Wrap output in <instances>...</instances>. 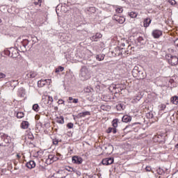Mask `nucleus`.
Wrapping results in <instances>:
<instances>
[{
	"label": "nucleus",
	"instance_id": "1",
	"mask_svg": "<svg viewBox=\"0 0 178 178\" xmlns=\"http://www.w3.org/2000/svg\"><path fill=\"white\" fill-rule=\"evenodd\" d=\"M167 60L169 65L171 66H176L178 64V58L176 56H172L171 54H168L167 56Z\"/></svg>",
	"mask_w": 178,
	"mask_h": 178
},
{
	"label": "nucleus",
	"instance_id": "2",
	"mask_svg": "<svg viewBox=\"0 0 178 178\" xmlns=\"http://www.w3.org/2000/svg\"><path fill=\"white\" fill-rule=\"evenodd\" d=\"M80 76L82 80H88V79L91 78V74H90V71L87 69H82L81 70Z\"/></svg>",
	"mask_w": 178,
	"mask_h": 178
},
{
	"label": "nucleus",
	"instance_id": "3",
	"mask_svg": "<svg viewBox=\"0 0 178 178\" xmlns=\"http://www.w3.org/2000/svg\"><path fill=\"white\" fill-rule=\"evenodd\" d=\"M9 143H10V140L8 136L0 134V147H6Z\"/></svg>",
	"mask_w": 178,
	"mask_h": 178
},
{
	"label": "nucleus",
	"instance_id": "4",
	"mask_svg": "<svg viewBox=\"0 0 178 178\" xmlns=\"http://www.w3.org/2000/svg\"><path fill=\"white\" fill-rule=\"evenodd\" d=\"M72 162L75 165H81L83 163V158L79 156H74L72 157Z\"/></svg>",
	"mask_w": 178,
	"mask_h": 178
},
{
	"label": "nucleus",
	"instance_id": "5",
	"mask_svg": "<svg viewBox=\"0 0 178 178\" xmlns=\"http://www.w3.org/2000/svg\"><path fill=\"white\" fill-rule=\"evenodd\" d=\"M113 19L115 20V22H118L120 24H123L126 22V18L123 16H119L117 15H113Z\"/></svg>",
	"mask_w": 178,
	"mask_h": 178
},
{
	"label": "nucleus",
	"instance_id": "6",
	"mask_svg": "<svg viewBox=\"0 0 178 178\" xmlns=\"http://www.w3.org/2000/svg\"><path fill=\"white\" fill-rule=\"evenodd\" d=\"M6 54H8L9 56H11L12 58H16L17 55H19L17 49L15 48H11L10 51H6Z\"/></svg>",
	"mask_w": 178,
	"mask_h": 178
},
{
	"label": "nucleus",
	"instance_id": "7",
	"mask_svg": "<svg viewBox=\"0 0 178 178\" xmlns=\"http://www.w3.org/2000/svg\"><path fill=\"white\" fill-rule=\"evenodd\" d=\"M154 140L159 144H165V137L162 135H156L154 137Z\"/></svg>",
	"mask_w": 178,
	"mask_h": 178
},
{
	"label": "nucleus",
	"instance_id": "8",
	"mask_svg": "<svg viewBox=\"0 0 178 178\" xmlns=\"http://www.w3.org/2000/svg\"><path fill=\"white\" fill-rule=\"evenodd\" d=\"M162 31L159 29H155L152 33V35L154 37V38H159L160 37H162Z\"/></svg>",
	"mask_w": 178,
	"mask_h": 178
},
{
	"label": "nucleus",
	"instance_id": "9",
	"mask_svg": "<svg viewBox=\"0 0 178 178\" xmlns=\"http://www.w3.org/2000/svg\"><path fill=\"white\" fill-rule=\"evenodd\" d=\"M143 98V95H141V93L140 92H138L136 95L132 98V104H137L140 99Z\"/></svg>",
	"mask_w": 178,
	"mask_h": 178
},
{
	"label": "nucleus",
	"instance_id": "10",
	"mask_svg": "<svg viewBox=\"0 0 178 178\" xmlns=\"http://www.w3.org/2000/svg\"><path fill=\"white\" fill-rule=\"evenodd\" d=\"M113 158H106L104 159L102 161V165L108 166V165H112L113 163Z\"/></svg>",
	"mask_w": 178,
	"mask_h": 178
},
{
	"label": "nucleus",
	"instance_id": "11",
	"mask_svg": "<svg viewBox=\"0 0 178 178\" xmlns=\"http://www.w3.org/2000/svg\"><path fill=\"white\" fill-rule=\"evenodd\" d=\"M47 83H51V79H45V80L41 79L38 82V87H44V86H45Z\"/></svg>",
	"mask_w": 178,
	"mask_h": 178
},
{
	"label": "nucleus",
	"instance_id": "12",
	"mask_svg": "<svg viewBox=\"0 0 178 178\" xmlns=\"http://www.w3.org/2000/svg\"><path fill=\"white\" fill-rule=\"evenodd\" d=\"M29 126H30V123H29L28 121H22L20 124V127L23 130H26V129H29Z\"/></svg>",
	"mask_w": 178,
	"mask_h": 178
},
{
	"label": "nucleus",
	"instance_id": "13",
	"mask_svg": "<svg viewBox=\"0 0 178 178\" xmlns=\"http://www.w3.org/2000/svg\"><path fill=\"white\" fill-rule=\"evenodd\" d=\"M26 166L28 169H34L35 168V161H30L26 163Z\"/></svg>",
	"mask_w": 178,
	"mask_h": 178
},
{
	"label": "nucleus",
	"instance_id": "14",
	"mask_svg": "<svg viewBox=\"0 0 178 178\" xmlns=\"http://www.w3.org/2000/svg\"><path fill=\"white\" fill-rule=\"evenodd\" d=\"M91 115V113L90 111H85L82 113H79L77 115L78 118H86V116H90Z\"/></svg>",
	"mask_w": 178,
	"mask_h": 178
},
{
	"label": "nucleus",
	"instance_id": "15",
	"mask_svg": "<svg viewBox=\"0 0 178 178\" xmlns=\"http://www.w3.org/2000/svg\"><path fill=\"white\" fill-rule=\"evenodd\" d=\"M18 97H20L21 98H24V96L26 95V90L21 88L18 90L17 93Z\"/></svg>",
	"mask_w": 178,
	"mask_h": 178
},
{
	"label": "nucleus",
	"instance_id": "16",
	"mask_svg": "<svg viewBox=\"0 0 178 178\" xmlns=\"http://www.w3.org/2000/svg\"><path fill=\"white\" fill-rule=\"evenodd\" d=\"M15 116L17 118V119H23V118H24L25 114L24 112H22V111H15Z\"/></svg>",
	"mask_w": 178,
	"mask_h": 178
},
{
	"label": "nucleus",
	"instance_id": "17",
	"mask_svg": "<svg viewBox=\"0 0 178 178\" xmlns=\"http://www.w3.org/2000/svg\"><path fill=\"white\" fill-rule=\"evenodd\" d=\"M122 120L124 123H129V122H131V116L125 115L122 117Z\"/></svg>",
	"mask_w": 178,
	"mask_h": 178
},
{
	"label": "nucleus",
	"instance_id": "18",
	"mask_svg": "<svg viewBox=\"0 0 178 178\" xmlns=\"http://www.w3.org/2000/svg\"><path fill=\"white\" fill-rule=\"evenodd\" d=\"M106 132L109 134L111 133H113V134H116V133H118V130L116 129V128H112V127H108Z\"/></svg>",
	"mask_w": 178,
	"mask_h": 178
},
{
	"label": "nucleus",
	"instance_id": "19",
	"mask_svg": "<svg viewBox=\"0 0 178 178\" xmlns=\"http://www.w3.org/2000/svg\"><path fill=\"white\" fill-rule=\"evenodd\" d=\"M102 38V34L97 33L92 37L93 41H98V39Z\"/></svg>",
	"mask_w": 178,
	"mask_h": 178
},
{
	"label": "nucleus",
	"instance_id": "20",
	"mask_svg": "<svg viewBox=\"0 0 178 178\" xmlns=\"http://www.w3.org/2000/svg\"><path fill=\"white\" fill-rule=\"evenodd\" d=\"M129 16L131 19H136L138 16V13L134 12V11L129 12Z\"/></svg>",
	"mask_w": 178,
	"mask_h": 178
},
{
	"label": "nucleus",
	"instance_id": "21",
	"mask_svg": "<svg viewBox=\"0 0 178 178\" xmlns=\"http://www.w3.org/2000/svg\"><path fill=\"white\" fill-rule=\"evenodd\" d=\"M149 24H151V19L146 18L143 22L144 27H149Z\"/></svg>",
	"mask_w": 178,
	"mask_h": 178
},
{
	"label": "nucleus",
	"instance_id": "22",
	"mask_svg": "<svg viewBox=\"0 0 178 178\" xmlns=\"http://www.w3.org/2000/svg\"><path fill=\"white\" fill-rule=\"evenodd\" d=\"M22 48L21 49V51H24V49H26V47H27V45H29V40H24L22 42Z\"/></svg>",
	"mask_w": 178,
	"mask_h": 178
},
{
	"label": "nucleus",
	"instance_id": "23",
	"mask_svg": "<svg viewBox=\"0 0 178 178\" xmlns=\"http://www.w3.org/2000/svg\"><path fill=\"white\" fill-rule=\"evenodd\" d=\"M170 101L172 104L174 105H177L178 104V97L177 96H173L171 97Z\"/></svg>",
	"mask_w": 178,
	"mask_h": 178
},
{
	"label": "nucleus",
	"instance_id": "24",
	"mask_svg": "<svg viewBox=\"0 0 178 178\" xmlns=\"http://www.w3.org/2000/svg\"><path fill=\"white\" fill-rule=\"evenodd\" d=\"M56 122H57V123H59L60 124H63L65 123V118H63V116L57 117Z\"/></svg>",
	"mask_w": 178,
	"mask_h": 178
},
{
	"label": "nucleus",
	"instance_id": "25",
	"mask_svg": "<svg viewBox=\"0 0 178 178\" xmlns=\"http://www.w3.org/2000/svg\"><path fill=\"white\" fill-rule=\"evenodd\" d=\"M37 76V73L34 72H30L27 74L28 79H34Z\"/></svg>",
	"mask_w": 178,
	"mask_h": 178
},
{
	"label": "nucleus",
	"instance_id": "26",
	"mask_svg": "<svg viewBox=\"0 0 178 178\" xmlns=\"http://www.w3.org/2000/svg\"><path fill=\"white\" fill-rule=\"evenodd\" d=\"M68 102L70 104H77L79 102V99H73V97H70Z\"/></svg>",
	"mask_w": 178,
	"mask_h": 178
},
{
	"label": "nucleus",
	"instance_id": "27",
	"mask_svg": "<svg viewBox=\"0 0 178 178\" xmlns=\"http://www.w3.org/2000/svg\"><path fill=\"white\" fill-rule=\"evenodd\" d=\"M46 99H47V104H52L54 102V98L49 95L46 96Z\"/></svg>",
	"mask_w": 178,
	"mask_h": 178
},
{
	"label": "nucleus",
	"instance_id": "28",
	"mask_svg": "<svg viewBox=\"0 0 178 178\" xmlns=\"http://www.w3.org/2000/svg\"><path fill=\"white\" fill-rule=\"evenodd\" d=\"M116 13H123V7L117 6L115 8Z\"/></svg>",
	"mask_w": 178,
	"mask_h": 178
},
{
	"label": "nucleus",
	"instance_id": "29",
	"mask_svg": "<svg viewBox=\"0 0 178 178\" xmlns=\"http://www.w3.org/2000/svg\"><path fill=\"white\" fill-rule=\"evenodd\" d=\"M118 123H119V120L115 119L113 120L112 124H113V129H116V127H118Z\"/></svg>",
	"mask_w": 178,
	"mask_h": 178
},
{
	"label": "nucleus",
	"instance_id": "30",
	"mask_svg": "<svg viewBox=\"0 0 178 178\" xmlns=\"http://www.w3.org/2000/svg\"><path fill=\"white\" fill-rule=\"evenodd\" d=\"M33 110L35 112H38V111H40V106L38 104H33Z\"/></svg>",
	"mask_w": 178,
	"mask_h": 178
},
{
	"label": "nucleus",
	"instance_id": "31",
	"mask_svg": "<svg viewBox=\"0 0 178 178\" xmlns=\"http://www.w3.org/2000/svg\"><path fill=\"white\" fill-rule=\"evenodd\" d=\"M137 40L140 44H144L145 42V40H144V38H143L142 36H139Z\"/></svg>",
	"mask_w": 178,
	"mask_h": 178
},
{
	"label": "nucleus",
	"instance_id": "32",
	"mask_svg": "<svg viewBox=\"0 0 178 178\" xmlns=\"http://www.w3.org/2000/svg\"><path fill=\"white\" fill-rule=\"evenodd\" d=\"M115 55H118V56H120V55L122 56V51L120 50V49L119 47H116L115 48Z\"/></svg>",
	"mask_w": 178,
	"mask_h": 178
},
{
	"label": "nucleus",
	"instance_id": "33",
	"mask_svg": "<svg viewBox=\"0 0 178 178\" xmlns=\"http://www.w3.org/2000/svg\"><path fill=\"white\" fill-rule=\"evenodd\" d=\"M63 70H65V67L59 66L56 69V73H59V72H63Z\"/></svg>",
	"mask_w": 178,
	"mask_h": 178
},
{
	"label": "nucleus",
	"instance_id": "34",
	"mask_svg": "<svg viewBox=\"0 0 178 178\" xmlns=\"http://www.w3.org/2000/svg\"><path fill=\"white\" fill-rule=\"evenodd\" d=\"M65 170H67V172H76V169L69 166L65 168Z\"/></svg>",
	"mask_w": 178,
	"mask_h": 178
},
{
	"label": "nucleus",
	"instance_id": "35",
	"mask_svg": "<svg viewBox=\"0 0 178 178\" xmlns=\"http://www.w3.org/2000/svg\"><path fill=\"white\" fill-rule=\"evenodd\" d=\"M104 57L102 54L97 55V56H96L97 60H99V61L104 60Z\"/></svg>",
	"mask_w": 178,
	"mask_h": 178
},
{
	"label": "nucleus",
	"instance_id": "36",
	"mask_svg": "<svg viewBox=\"0 0 178 178\" xmlns=\"http://www.w3.org/2000/svg\"><path fill=\"white\" fill-rule=\"evenodd\" d=\"M122 87H123V85H122V84H117V85L115 86L114 88L115 90H119V88H120V91H122Z\"/></svg>",
	"mask_w": 178,
	"mask_h": 178
},
{
	"label": "nucleus",
	"instance_id": "37",
	"mask_svg": "<svg viewBox=\"0 0 178 178\" xmlns=\"http://www.w3.org/2000/svg\"><path fill=\"white\" fill-rule=\"evenodd\" d=\"M5 156V152H3V149L0 148V159H2Z\"/></svg>",
	"mask_w": 178,
	"mask_h": 178
},
{
	"label": "nucleus",
	"instance_id": "38",
	"mask_svg": "<svg viewBox=\"0 0 178 178\" xmlns=\"http://www.w3.org/2000/svg\"><path fill=\"white\" fill-rule=\"evenodd\" d=\"M100 108H101L102 111H108V109H109V106H106V105H102V106H100Z\"/></svg>",
	"mask_w": 178,
	"mask_h": 178
},
{
	"label": "nucleus",
	"instance_id": "39",
	"mask_svg": "<svg viewBox=\"0 0 178 178\" xmlns=\"http://www.w3.org/2000/svg\"><path fill=\"white\" fill-rule=\"evenodd\" d=\"M67 129H73V127H74V124H73L72 122H69L67 124Z\"/></svg>",
	"mask_w": 178,
	"mask_h": 178
},
{
	"label": "nucleus",
	"instance_id": "40",
	"mask_svg": "<svg viewBox=\"0 0 178 178\" xmlns=\"http://www.w3.org/2000/svg\"><path fill=\"white\" fill-rule=\"evenodd\" d=\"M34 5H35V6H37L38 5H39V6H41V3H42V0H38V1H35Z\"/></svg>",
	"mask_w": 178,
	"mask_h": 178
},
{
	"label": "nucleus",
	"instance_id": "41",
	"mask_svg": "<svg viewBox=\"0 0 178 178\" xmlns=\"http://www.w3.org/2000/svg\"><path fill=\"white\" fill-rule=\"evenodd\" d=\"M97 10L95 9V7H90L89 8V12H91L92 13H95Z\"/></svg>",
	"mask_w": 178,
	"mask_h": 178
},
{
	"label": "nucleus",
	"instance_id": "42",
	"mask_svg": "<svg viewBox=\"0 0 178 178\" xmlns=\"http://www.w3.org/2000/svg\"><path fill=\"white\" fill-rule=\"evenodd\" d=\"M160 111H163L164 109H166V104H161L159 106Z\"/></svg>",
	"mask_w": 178,
	"mask_h": 178
},
{
	"label": "nucleus",
	"instance_id": "43",
	"mask_svg": "<svg viewBox=\"0 0 178 178\" xmlns=\"http://www.w3.org/2000/svg\"><path fill=\"white\" fill-rule=\"evenodd\" d=\"M58 143H59V140H58L56 138L53 139L54 145H58Z\"/></svg>",
	"mask_w": 178,
	"mask_h": 178
},
{
	"label": "nucleus",
	"instance_id": "44",
	"mask_svg": "<svg viewBox=\"0 0 178 178\" xmlns=\"http://www.w3.org/2000/svg\"><path fill=\"white\" fill-rule=\"evenodd\" d=\"M58 105H62V104H65V101H63V99H60L58 101Z\"/></svg>",
	"mask_w": 178,
	"mask_h": 178
},
{
	"label": "nucleus",
	"instance_id": "45",
	"mask_svg": "<svg viewBox=\"0 0 178 178\" xmlns=\"http://www.w3.org/2000/svg\"><path fill=\"white\" fill-rule=\"evenodd\" d=\"M169 3L170 5H176V1L175 0H168Z\"/></svg>",
	"mask_w": 178,
	"mask_h": 178
},
{
	"label": "nucleus",
	"instance_id": "46",
	"mask_svg": "<svg viewBox=\"0 0 178 178\" xmlns=\"http://www.w3.org/2000/svg\"><path fill=\"white\" fill-rule=\"evenodd\" d=\"M117 109L118 111H122V109H123V106H122V104H118L117 106Z\"/></svg>",
	"mask_w": 178,
	"mask_h": 178
},
{
	"label": "nucleus",
	"instance_id": "47",
	"mask_svg": "<svg viewBox=\"0 0 178 178\" xmlns=\"http://www.w3.org/2000/svg\"><path fill=\"white\" fill-rule=\"evenodd\" d=\"M6 75L2 72H0V79H5Z\"/></svg>",
	"mask_w": 178,
	"mask_h": 178
},
{
	"label": "nucleus",
	"instance_id": "48",
	"mask_svg": "<svg viewBox=\"0 0 178 178\" xmlns=\"http://www.w3.org/2000/svg\"><path fill=\"white\" fill-rule=\"evenodd\" d=\"M145 170H146V172H151V170H152L151 166H147L145 168Z\"/></svg>",
	"mask_w": 178,
	"mask_h": 178
},
{
	"label": "nucleus",
	"instance_id": "49",
	"mask_svg": "<svg viewBox=\"0 0 178 178\" xmlns=\"http://www.w3.org/2000/svg\"><path fill=\"white\" fill-rule=\"evenodd\" d=\"M23 155V154H17V159H20V158H22V156Z\"/></svg>",
	"mask_w": 178,
	"mask_h": 178
},
{
	"label": "nucleus",
	"instance_id": "50",
	"mask_svg": "<svg viewBox=\"0 0 178 178\" xmlns=\"http://www.w3.org/2000/svg\"><path fill=\"white\" fill-rule=\"evenodd\" d=\"M174 44L175 45V47H178V38L175 40V41L174 42Z\"/></svg>",
	"mask_w": 178,
	"mask_h": 178
},
{
	"label": "nucleus",
	"instance_id": "51",
	"mask_svg": "<svg viewBox=\"0 0 178 178\" xmlns=\"http://www.w3.org/2000/svg\"><path fill=\"white\" fill-rule=\"evenodd\" d=\"M49 159L51 161H54V156L53 155H49Z\"/></svg>",
	"mask_w": 178,
	"mask_h": 178
},
{
	"label": "nucleus",
	"instance_id": "52",
	"mask_svg": "<svg viewBox=\"0 0 178 178\" xmlns=\"http://www.w3.org/2000/svg\"><path fill=\"white\" fill-rule=\"evenodd\" d=\"M74 172V173H76V175H78V176H80V175H81V172L77 171V170H76V172Z\"/></svg>",
	"mask_w": 178,
	"mask_h": 178
},
{
	"label": "nucleus",
	"instance_id": "53",
	"mask_svg": "<svg viewBox=\"0 0 178 178\" xmlns=\"http://www.w3.org/2000/svg\"><path fill=\"white\" fill-rule=\"evenodd\" d=\"M175 148L178 149V143L175 145Z\"/></svg>",
	"mask_w": 178,
	"mask_h": 178
},
{
	"label": "nucleus",
	"instance_id": "54",
	"mask_svg": "<svg viewBox=\"0 0 178 178\" xmlns=\"http://www.w3.org/2000/svg\"><path fill=\"white\" fill-rule=\"evenodd\" d=\"M121 45H122V47H124L125 44H124V43H122Z\"/></svg>",
	"mask_w": 178,
	"mask_h": 178
},
{
	"label": "nucleus",
	"instance_id": "55",
	"mask_svg": "<svg viewBox=\"0 0 178 178\" xmlns=\"http://www.w3.org/2000/svg\"><path fill=\"white\" fill-rule=\"evenodd\" d=\"M0 23H2V19H0Z\"/></svg>",
	"mask_w": 178,
	"mask_h": 178
},
{
	"label": "nucleus",
	"instance_id": "56",
	"mask_svg": "<svg viewBox=\"0 0 178 178\" xmlns=\"http://www.w3.org/2000/svg\"><path fill=\"white\" fill-rule=\"evenodd\" d=\"M97 88H99V86H97Z\"/></svg>",
	"mask_w": 178,
	"mask_h": 178
},
{
	"label": "nucleus",
	"instance_id": "57",
	"mask_svg": "<svg viewBox=\"0 0 178 178\" xmlns=\"http://www.w3.org/2000/svg\"><path fill=\"white\" fill-rule=\"evenodd\" d=\"M118 92H120V90H118Z\"/></svg>",
	"mask_w": 178,
	"mask_h": 178
},
{
	"label": "nucleus",
	"instance_id": "58",
	"mask_svg": "<svg viewBox=\"0 0 178 178\" xmlns=\"http://www.w3.org/2000/svg\"><path fill=\"white\" fill-rule=\"evenodd\" d=\"M150 118H153V115H152L150 116Z\"/></svg>",
	"mask_w": 178,
	"mask_h": 178
},
{
	"label": "nucleus",
	"instance_id": "59",
	"mask_svg": "<svg viewBox=\"0 0 178 178\" xmlns=\"http://www.w3.org/2000/svg\"><path fill=\"white\" fill-rule=\"evenodd\" d=\"M60 178H63V177H60Z\"/></svg>",
	"mask_w": 178,
	"mask_h": 178
}]
</instances>
